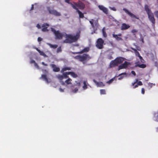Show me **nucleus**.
<instances>
[{
  "instance_id": "1",
  "label": "nucleus",
  "mask_w": 158,
  "mask_h": 158,
  "mask_svg": "<svg viewBox=\"0 0 158 158\" xmlns=\"http://www.w3.org/2000/svg\"><path fill=\"white\" fill-rule=\"evenodd\" d=\"M80 36V34L78 32H77L75 35H73L71 34H65L66 39L63 41V43L71 44L76 42L79 39Z\"/></svg>"
},
{
  "instance_id": "2",
  "label": "nucleus",
  "mask_w": 158,
  "mask_h": 158,
  "mask_svg": "<svg viewBox=\"0 0 158 158\" xmlns=\"http://www.w3.org/2000/svg\"><path fill=\"white\" fill-rule=\"evenodd\" d=\"M74 58L84 63V62H87L91 59V57L89 55L86 54H83L82 55L76 56L74 57Z\"/></svg>"
},
{
  "instance_id": "3",
  "label": "nucleus",
  "mask_w": 158,
  "mask_h": 158,
  "mask_svg": "<svg viewBox=\"0 0 158 158\" xmlns=\"http://www.w3.org/2000/svg\"><path fill=\"white\" fill-rule=\"evenodd\" d=\"M51 31L54 33L55 36V38L57 39H61L63 37L62 33L60 32L59 31H56L53 28H51Z\"/></svg>"
},
{
  "instance_id": "4",
  "label": "nucleus",
  "mask_w": 158,
  "mask_h": 158,
  "mask_svg": "<svg viewBox=\"0 0 158 158\" xmlns=\"http://www.w3.org/2000/svg\"><path fill=\"white\" fill-rule=\"evenodd\" d=\"M47 9L50 14L57 16H59L61 15V14L60 12L57 11L56 10L51 9L49 7H47Z\"/></svg>"
},
{
  "instance_id": "5",
  "label": "nucleus",
  "mask_w": 158,
  "mask_h": 158,
  "mask_svg": "<svg viewBox=\"0 0 158 158\" xmlns=\"http://www.w3.org/2000/svg\"><path fill=\"white\" fill-rule=\"evenodd\" d=\"M104 43V41L102 38L98 39L96 44V47L99 49L102 48Z\"/></svg>"
},
{
  "instance_id": "6",
  "label": "nucleus",
  "mask_w": 158,
  "mask_h": 158,
  "mask_svg": "<svg viewBox=\"0 0 158 158\" xmlns=\"http://www.w3.org/2000/svg\"><path fill=\"white\" fill-rule=\"evenodd\" d=\"M74 5L77 7H78L81 10H83L85 7V5L81 1H79L77 2H73Z\"/></svg>"
},
{
  "instance_id": "7",
  "label": "nucleus",
  "mask_w": 158,
  "mask_h": 158,
  "mask_svg": "<svg viewBox=\"0 0 158 158\" xmlns=\"http://www.w3.org/2000/svg\"><path fill=\"white\" fill-rule=\"evenodd\" d=\"M148 15L149 20L152 23V26L154 27L156 23V20L154 18L153 13H151V14Z\"/></svg>"
},
{
  "instance_id": "8",
  "label": "nucleus",
  "mask_w": 158,
  "mask_h": 158,
  "mask_svg": "<svg viewBox=\"0 0 158 158\" xmlns=\"http://www.w3.org/2000/svg\"><path fill=\"white\" fill-rule=\"evenodd\" d=\"M130 64V63L127 62V61H125L124 62V63L118 66V70H119L123 69H125Z\"/></svg>"
},
{
  "instance_id": "9",
  "label": "nucleus",
  "mask_w": 158,
  "mask_h": 158,
  "mask_svg": "<svg viewBox=\"0 0 158 158\" xmlns=\"http://www.w3.org/2000/svg\"><path fill=\"white\" fill-rule=\"evenodd\" d=\"M89 22L93 28L95 27H97L98 25V22L97 20L95 21L93 19H91Z\"/></svg>"
},
{
  "instance_id": "10",
  "label": "nucleus",
  "mask_w": 158,
  "mask_h": 158,
  "mask_svg": "<svg viewBox=\"0 0 158 158\" xmlns=\"http://www.w3.org/2000/svg\"><path fill=\"white\" fill-rule=\"evenodd\" d=\"M123 10L127 14H128L131 18H135L137 19H139V18L137 17L135 15L129 11L126 8H123Z\"/></svg>"
},
{
  "instance_id": "11",
  "label": "nucleus",
  "mask_w": 158,
  "mask_h": 158,
  "mask_svg": "<svg viewBox=\"0 0 158 158\" xmlns=\"http://www.w3.org/2000/svg\"><path fill=\"white\" fill-rule=\"evenodd\" d=\"M73 6V8L76 10L77 12L79 14V16L80 18H83L84 17V15L83 13H82L81 11H80L78 9L76 6H75L74 5H72Z\"/></svg>"
},
{
  "instance_id": "12",
  "label": "nucleus",
  "mask_w": 158,
  "mask_h": 158,
  "mask_svg": "<svg viewBox=\"0 0 158 158\" xmlns=\"http://www.w3.org/2000/svg\"><path fill=\"white\" fill-rule=\"evenodd\" d=\"M98 7L100 10L102 11L105 14H107L108 13V9L103 5H99Z\"/></svg>"
},
{
  "instance_id": "13",
  "label": "nucleus",
  "mask_w": 158,
  "mask_h": 158,
  "mask_svg": "<svg viewBox=\"0 0 158 158\" xmlns=\"http://www.w3.org/2000/svg\"><path fill=\"white\" fill-rule=\"evenodd\" d=\"M49 26L48 24L46 23H44L42 26V27H43L42 31L43 32L48 31V27Z\"/></svg>"
},
{
  "instance_id": "14",
  "label": "nucleus",
  "mask_w": 158,
  "mask_h": 158,
  "mask_svg": "<svg viewBox=\"0 0 158 158\" xmlns=\"http://www.w3.org/2000/svg\"><path fill=\"white\" fill-rule=\"evenodd\" d=\"M118 64L116 60H115V59L114 60H112L109 66L110 68L114 67L115 66H118Z\"/></svg>"
},
{
  "instance_id": "15",
  "label": "nucleus",
  "mask_w": 158,
  "mask_h": 158,
  "mask_svg": "<svg viewBox=\"0 0 158 158\" xmlns=\"http://www.w3.org/2000/svg\"><path fill=\"white\" fill-rule=\"evenodd\" d=\"M50 66L52 68L53 70L55 72H58L60 71V69L57 67L56 65L54 64H51Z\"/></svg>"
},
{
  "instance_id": "16",
  "label": "nucleus",
  "mask_w": 158,
  "mask_h": 158,
  "mask_svg": "<svg viewBox=\"0 0 158 158\" xmlns=\"http://www.w3.org/2000/svg\"><path fill=\"white\" fill-rule=\"evenodd\" d=\"M130 27V26L128 24H127L125 23H123L122 24L121 27V29L122 30H127Z\"/></svg>"
},
{
  "instance_id": "17",
  "label": "nucleus",
  "mask_w": 158,
  "mask_h": 158,
  "mask_svg": "<svg viewBox=\"0 0 158 158\" xmlns=\"http://www.w3.org/2000/svg\"><path fill=\"white\" fill-rule=\"evenodd\" d=\"M144 9L148 15L151 14V13H152L148 5H145Z\"/></svg>"
},
{
  "instance_id": "18",
  "label": "nucleus",
  "mask_w": 158,
  "mask_h": 158,
  "mask_svg": "<svg viewBox=\"0 0 158 158\" xmlns=\"http://www.w3.org/2000/svg\"><path fill=\"white\" fill-rule=\"evenodd\" d=\"M113 36L114 38H115V39L117 40H122V39L120 37H118V36H122V34H119L118 35H115L114 34H113Z\"/></svg>"
},
{
  "instance_id": "19",
  "label": "nucleus",
  "mask_w": 158,
  "mask_h": 158,
  "mask_svg": "<svg viewBox=\"0 0 158 158\" xmlns=\"http://www.w3.org/2000/svg\"><path fill=\"white\" fill-rule=\"evenodd\" d=\"M124 58L122 57H118L115 59V60H116L118 64L122 63L124 61Z\"/></svg>"
},
{
  "instance_id": "20",
  "label": "nucleus",
  "mask_w": 158,
  "mask_h": 158,
  "mask_svg": "<svg viewBox=\"0 0 158 158\" xmlns=\"http://www.w3.org/2000/svg\"><path fill=\"white\" fill-rule=\"evenodd\" d=\"M94 81L98 87H103L105 86V85L102 82H98L95 80H94Z\"/></svg>"
},
{
  "instance_id": "21",
  "label": "nucleus",
  "mask_w": 158,
  "mask_h": 158,
  "mask_svg": "<svg viewBox=\"0 0 158 158\" xmlns=\"http://www.w3.org/2000/svg\"><path fill=\"white\" fill-rule=\"evenodd\" d=\"M89 48L88 47L85 48L83 49L81 52H76V53H82L84 52H88L89 50Z\"/></svg>"
},
{
  "instance_id": "22",
  "label": "nucleus",
  "mask_w": 158,
  "mask_h": 158,
  "mask_svg": "<svg viewBox=\"0 0 158 158\" xmlns=\"http://www.w3.org/2000/svg\"><path fill=\"white\" fill-rule=\"evenodd\" d=\"M71 68L69 67H64L63 68L61 71V73H63L64 71H66V70H71Z\"/></svg>"
},
{
  "instance_id": "23",
  "label": "nucleus",
  "mask_w": 158,
  "mask_h": 158,
  "mask_svg": "<svg viewBox=\"0 0 158 158\" xmlns=\"http://www.w3.org/2000/svg\"><path fill=\"white\" fill-rule=\"evenodd\" d=\"M41 78L44 80L47 83H48V80L46 75L43 74L41 75Z\"/></svg>"
},
{
  "instance_id": "24",
  "label": "nucleus",
  "mask_w": 158,
  "mask_h": 158,
  "mask_svg": "<svg viewBox=\"0 0 158 158\" xmlns=\"http://www.w3.org/2000/svg\"><path fill=\"white\" fill-rule=\"evenodd\" d=\"M143 85V83L141 81H139L137 83V84L134 85L133 86V88L135 89L138 87V85Z\"/></svg>"
},
{
  "instance_id": "25",
  "label": "nucleus",
  "mask_w": 158,
  "mask_h": 158,
  "mask_svg": "<svg viewBox=\"0 0 158 158\" xmlns=\"http://www.w3.org/2000/svg\"><path fill=\"white\" fill-rule=\"evenodd\" d=\"M72 81V80L71 78H69L68 79H67L65 81V83H66L67 85L71 84Z\"/></svg>"
},
{
  "instance_id": "26",
  "label": "nucleus",
  "mask_w": 158,
  "mask_h": 158,
  "mask_svg": "<svg viewBox=\"0 0 158 158\" xmlns=\"http://www.w3.org/2000/svg\"><path fill=\"white\" fill-rule=\"evenodd\" d=\"M48 45L50 47L54 49L58 47V45L56 44L53 45L51 44H48Z\"/></svg>"
},
{
  "instance_id": "27",
  "label": "nucleus",
  "mask_w": 158,
  "mask_h": 158,
  "mask_svg": "<svg viewBox=\"0 0 158 158\" xmlns=\"http://www.w3.org/2000/svg\"><path fill=\"white\" fill-rule=\"evenodd\" d=\"M102 32L103 36L104 37H106L107 36V34L106 32V30L105 27H104L102 28Z\"/></svg>"
},
{
  "instance_id": "28",
  "label": "nucleus",
  "mask_w": 158,
  "mask_h": 158,
  "mask_svg": "<svg viewBox=\"0 0 158 158\" xmlns=\"http://www.w3.org/2000/svg\"><path fill=\"white\" fill-rule=\"evenodd\" d=\"M57 77L59 80H62L63 79H64L63 75H61L59 74L57 75Z\"/></svg>"
},
{
  "instance_id": "29",
  "label": "nucleus",
  "mask_w": 158,
  "mask_h": 158,
  "mask_svg": "<svg viewBox=\"0 0 158 158\" xmlns=\"http://www.w3.org/2000/svg\"><path fill=\"white\" fill-rule=\"evenodd\" d=\"M136 66H138L139 67L142 68H144L146 67V65L144 64H139Z\"/></svg>"
},
{
  "instance_id": "30",
  "label": "nucleus",
  "mask_w": 158,
  "mask_h": 158,
  "mask_svg": "<svg viewBox=\"0 0 158 158\" xmlns=\"http://www.w3.org/2000/svg\"><path fill=\"white\" fill-rule=\"evenodd\" d=\"M71 76L74 78H76L77 77V75L74 72H72L71 74Z\"/></svg>"
},
{
  "instance_id": "31",
  "label": "nucleus",
  "mask_w": 158,
  "mask_h": 158,
  "mask_svg": "<svg viewBox=\"0 0 158 158\" xmlns=\"http://www.w3.org/2000/svg\"><path fill=\"white\" fill-rule=\"evenodd\" d=\"M83 84L84 85L83 86V88L84 89H85L87 88V85L86 84V81H84L83 82Z\"/></svg>"
},
{
  "instance_id": "32",
  "label": "nucleus",
  "mask_w": 158,
  "mask_h": 158,
  "mask_svg": "<svg viewBox=\"0 0 158 158\" xmlns=\"http://www.w3.org/2000/svg\"><path fill=\"white\" fill-rule=\"evenodd\" d=\"M100 93L101 94H106V90L104 89L100 90Z\"/></svg>"
},
{
  "instance_id": "33",
  "label": "nucleus",
  "mask_w": 158,
  "mask_h": 158,
  "mask_svg": "<svg viewBox=\"0 0 158 158\" xmlns=\"http://www.w3.org/2000/svg\"><path fill=\"white\" fill-rule=\"evenodd\" d=\"M114 78H113L111 79H110L109 81H108L106 83L108 84H110L114 80Z\"/></svg>"
},
{
  "instance_id": "34",
  "label": "nucleus",
  "mask_w": 158,
  "mask_h": 158,
  "mask_svg": "<svg viewBox=\"0 0 158 158\" xmlns=\"http://www.w3.org/2000/svg\"><path fill=\"white\" fill-rule=\"evenodd\" d=\"M62 75L63 76L64 78L66 79L69 77V76L66 74L65 73H63Z\"/></svg>"
},
{
  "instance_id": "35",
  "label": "nucleus",
  "mask_w": 158,
  "mask_h": 158,
  "mask_svg": "<svg viewBox=\"0 0 158 158\" xmlns=\"http://www.w3.org/2000/svg\"><path fill=\"white\" fill-rule=\"evenodd\" d=\"M61 51H62V49H61V47H58L57 48V53H59V52H61Z\"/></svg>"
},
{
  "instance_id": "36",
  "label": "nucleus",
  "mask_w": 158,
  "mask_h": 158,
  "mask_svg": "<svg viewBox=\"0 0 158 158\" xmlns=\"http://www.w3.org/2000/svg\"><path fill=\"white\" fill-rule=\"evenodd\" d=\"M39 53H40V54L41 55L43 56H46V54H45V53L43 52V51H40L39 52Z\"/></svg>"
},
{
  "instance_id": "37",
  "label": "nucleus",
  "mask_w": 158,
  "mask_h": 158,
  "mask_svg": "<svg viewBox=\"0 0 158 158\" xmlns=\"http://www.w3.org/2000/svg\"><path fill=\"white\" fill-rule=\"evenodd\" d=\"M65 1L66 2H67L69 4L71 5L72 7H73V6L72 5H74V4H73L71 2H70V1L69 0H65Z\"/></svg>"
},
{
  "instance_id": "38",
  "label": "nucleus",
  "mask_w": 158,
  "mask_h": 158,
  "mask_svg": "<svg viewBox=\"0 0 158 158\" xmlns=\"http://www.w3.org/2000/svg\"><path fill=\"white\" fill-rule=\"evenodd\" d=\"M107 58L108 59L110 60L113 59V57L111 55H108L107 56Z\"/></svg>"
},
{
  "instance_id": "39",
  "label": "nucleus",
  "mask_w": 158,
  "mask_h": 158,
  "mask_svg": "<svg viewBox=\"0 0 158 158\" xmlns=\"http://www.w3.org/2000/svg\"><path fill=\"white\" fill-rule=\"evenodd\" d=\"M139 59H140V60L141 62L143 63V61H144V60L143 59V58L140 55L138 57Z\"/></svg>"
},
{
  "instance_id": "40",
  "label": "nucleus",
  "mask_w": 158,
  "mask_h": 158,
  "mask_svg": "<svg viewBox=\"0 0 158 158\" xmlns=\"http://www.w3.org/2000/svg\"><path fill=\"white\" fill-rule=\"evenodd\" d=\"M139 81H138V80L137 79H136L135 81L132 83V85L134 86L136 83H138Z\"/></svg>"
},
{
  "instance_id": "41",
  "label": "nucleus",
  "mask_w": 158,
  "mask_h": 158,
  "mask_svg": "<svg viewBox=\"0 0 158 158\" xmlns=\"http://www.w3.org/2000/svg\"><path fill=\"white\" fill-rule=\"evenodd\" d=\"M135 56H137L138 57H139V56H140V54L139 52L137 51L136 52H135Z\"/></svg>"
},
{
  "instance_id": "42",
  "label": "nucleus",
  "mask_w": 158,
  "mask_h": 158,
  "mask_svg": "<svg viewBox=\"0 0 158 158\" xmlns=\"http://www.w3.org/2000/svg\"><path fill=\"white\" fill-rule=\"evenodd\" d=\"M148 86L151 88L153 86V85H155V84H153V83H148Z\"/></svg>"
},
{
  "instance_id": "43",
  "label": "nucleus",
  "mask_w": 158,
  "mask_h": 158,
  "mask_svg": "<svg viewBox=\"0 0 158 158\" xmlns=\"http://www.w3.org/2000/svg\"><path fill=\"white\" fill-rule=\"evenodd\" d=\"M131 32L132 33H134L137 32V30L135 29H133L132 30Z\"/></svg>"
},
{
  "instance_id": "44",
  "label": "nucleus",
  "mask_w": 158,
  "mask_h": 158,
  "mask_svg": "<svg viewBox=\"0 0 158 158\" xmlns=\"http://www.w3.org/2000/svg\"><path fill=\"white\" fill-rule=\"evenodd\" d=\"M141 93L142 94H144L145 93V90L143 88H142L141 89Z\"/></svg>"
},
{
  "instance_id": "45",
  "label": "nucleus",
  "mask_w": 158,
  "mask_h": 158,
  "mask_svg": "<svg viewBox=\"0 0 158 158\" xmlns=\"http://www.w3.org/2000/svg\"><path fill=\"white\" fill-rule=\"evenodd\" d=\"M78 90V89L77 88H76L74 89L73 90V92L75 93H76L77 91Z\"/></svg>"
},
{
  "instance_id": "46",
  "label": "nucleus",
  "mask_w": 158,
  "mask_h": 158,
  "mask_svg": "<svg viewBox=\"0 0 158 158\" xmlns=\"http://www.w3.org/2000/svg\"><path fill=\"white\" fill-rule=\"evenodd\" d=\"M42 72L44 73H48V71L46 69H42Z\"/></svg>"
},
{
  "instance_id": "47",
  "label": "nucleus",
  "mask_w": 158,
  "mask_h": 158,
  "mask_svg": "<svg viewBox=\"0 0 158 158\" xmlns=\"http://www.w3.org/2000/svg\"><path fill=\"white\" fill-rule=\"evenodd\" d=\"M110 8L111 10L113 11H115L116 10V9L114 7H110Z\"/></svg>"
},
{
  "instance_id": "48",
  "label": "nucleus",
  "mask_w": 158,
  "mask_h": 158,
  "mask_svg": "<svg viewBox=\"0 0 158 158\" xmlns=\"http://www.w3.org/2000/svg\"><path fill=\"white\" fill-rule=\"evenodd\" d=\"M35 63H36L35 61L33 60H31L30 61V63L31 64L34 63L35 64Z\"/></svg>"
},
{
  "instance_id": "49",
  "label": "nucleus",
  "mask_w": 158,
  "mask_h": 158,
  "mask_svg": "<svg viewBox=\"0 0 158 158\" xmlns=\"http://www.w3.org/2000/svg\"><path fill=\"white\" fill-rule=\"evenodd\" d=\"M42 38H41L40 37H39L38 38V41L39 42H40L42 40Z\"/></svg>"
},
{
  "instance_id": "50",
  "label": "nucleus",
  "mask_w": 158,
  "mask_h": 158,
  "mask_svg": "<svg viewBox=\"0 0 158 158\" xmlns=\"http://www.w3.org/2000/svg\"><path fill=\"white\" fill-rule=\"evenodd\" d=\"M127 74L126 73H121V74H120L119 75V76H120L122 75H127Z\"/></svg>"
},
{
  "instance_id": "51",
  "label": "nucleus",
  "mask_w": 158,
  "mask_h": 158,
  "mask_svg": "<svg viewBox=\"0 0 158 158\" xmlns=\"http://www.w3.org/2000/svg\"><path fill=\"white\" fill-rule=\"evenodd\" d=\"M72 72H65L66 74L68 75L69 74H71Z\"/></svg>"
},
{
  "instance_id": "52",
  "label": "nucleus",
  "mask_w": 158,
  "mask_h": 158,
  "mask_svg": "<svg viewBox=\"0 0 158 158\" xmlns=\"http://www.w3.org/2000/svg\"><path fill=\"white\" fill-rule=\"evenodd\" d=\"M36 27L38 29H40L41 28V27L39 24H37V25H36Z\"/></svg>"
},
{
  "instance_id": "53",
  "label": "nucleus",
  "mask_w": 158,
  "mask_h": 158,
  "mask_svg": "<svg viewBox=\"0 0 158 158\" xmlns=\"http://www.w3.org/2000/svg\"><path fill=\"white\" fill-rule=\"evenodd\" d=\"M131 73L133 74V75H134V76H135L136 75V73H135V72L134 71H132L131 72Z\"/></svg>"
},
{
  "instance_id": "54",
  "label": "nucleus",
  "mask_w": 158,
  "mask_h": 158,
  "mask_svg": "<svg viewBox=\"0 0 158 158\" xmlns=\"http://www.w3.org/2000/svg\"><path fill=\"white\" fill-rule=\"evenodd\" d=\"M42 64L44 65V66H48V64H45L44 62H42V63H41Z\"/></svg>"
},
{
  "instance_id": "55",
  "label": "nucleus",
  "mask_w": 158,
  "mask_h": 158,
  "mask_svg": "<svg viewBox=\"0 0 158 158\" xmlns=\"http://www.w3.org/2000/svg\"><path fill=\"white\" fill-rule=\"evenodd\" d=\"M131 49L134 51V52H135L137 51V50L133 48H131Z\"/></svg>"
},
{
  "instance_id": "56",
  "label": "nucleus",
  "mask_w": 158,
  "mask_h": 158,
  "mask_svg": "<svg viewBox=\"0 0 158 158\" xmlns=\"http://www.w3.org/2000/svg\"><path fill=\"white\" fill-rule=\"evenodd\" d=\"M34 65L37 68H39V65L36 63H35V64H34Z\"/></svg>"
},
{
  "instance_id": "57",
  "label": "nucleus",
  "mask_w": 158,
  "mask_h": 158,
  "mask_svg": "<svg viewBox=\"0 0 158 158\" xmlns=\"http://www.w3.org/2000/svg\"><path fill=\"white\" fill-rule=\"evenodd\" d=\"M59 90L61 92H64V90L63 89L61 88H60L59 89Z\"/></svg>"
},
{
  "instance_id": "58",
  "label": "nucleus",
  "mask_w": 158,
  "mask_h": 158,
  "mask_svg": "<svg viewBox=\"0 0 158 158\" xmlns=\"http://www.w3.org/2000/svg\"><path fill=\"white\" fill-rule=\"evenodd\" d=\"M34 5L32 4L31 5V8L30 10H33L34 9Z\"/></svg>"
},
{
  "instance_id": "59",
  "label": "nucleus",
  "mask_w": 158,
  "mask_h": 158,
  "mask_svg": "<svg viewBox=\"0 0 158 158\" xmlns=\"http://www.w3.org/2000/svg\"><path fill=\"white\" fill-rule=\"evenodd\" d=\"M155 65L156 67H157L158 66V64L157 62H155Z\"/></svg>"
},
{
  "instance_id": "60",
  "label": "nucleus",
  "mask_w": 158,
  "mask_h": 158,
  "mask_svg": "<svg viewBox=\"0 0 158 158\" xmlns=\"http://www.w3.org/2000/svg\"><path fill=\"white\" fill-rule=\"evenodd\" d=\"M137 48V50H138V51H140L141 50V48L139 47H138Z\"/></svg>"
},
{
  "instance_id": "61",
  "label": "nucleus",
  "mask_w": 158,
  "mask_h": 158,
  "mask_svg": "<svg viewBox=\"0 0 158 158\" xmlns=\"http://www.w3.org/2000/svg\"><path fill=\"white\" fill-rule=\"evenodd\" d=\"M36 50L39 52L40 51V50H39V49H38V48H36Z\"/></svg>"
},
{
  "instance_id": "62",
  "label": "nucleus",
  "mask_w": 158,
  "mask_h": 158,
  "mask_svg": "<svg viewBox=\"0 0 158 158\" xmlns=\"http://www.w3.org/2000/svg\"><path fill=\"white\" fill-rule=\"evenodd\" d=\"M65 82H64L62 81V83H61V84H62V85H65Z\"/></svg>"
},
{
  "instance_id": "63",
  "label": "nucleus",
  "mask_w": 158,
  "mask_h": 158,
  "mask_svg": "<svg viewBox=\"0 0 158 158\" xmlns=\"http://www.w3.org/2000/svg\"><path fill=\"white\" fill-rule=\"evenodd\" d=\"M123 78V77L121 76L118 79L120 80Z\"/></svg>"
}]
</instances>
